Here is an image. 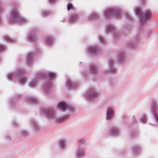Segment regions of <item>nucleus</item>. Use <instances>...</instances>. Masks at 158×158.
Instances as JSON below:
<instances>
[{
    "instance_id": "obj_10",
    "label": "nucleus",
    "mask_w": 158,
    "mask_h": 158,
    "mask_svg": "<svg viewBox=\"0 0 158 158\" xmlns=\"http://www.w3.org/2000/svg\"><path fill=\"white\" fill-rule=\"evenodd\" d=\"M85 151L84 147L82 146L79 145L76 152V156L79 158H82L84 156Z\"/></svg>"
},
{
    "instance_id": "obj_28",
    "label": "nucleus",
    "mask_w": 158,
    "mask_h": 158,
    "mask_svg": "<svg viewBox=\"0 0 158 158\" xmlns=\"http://www.w3.org/2000/svg\"><path fill=\"white\" fill-rule=\"evenodd\" d=\"M90 70L94 73L97 72V65L95 64L93 65L90 68Z\"/></svg>"
},
{
    "instance_id": "obj_11",
    "label": "nucleus",
    "mask_w": 158,
    "mask_h": 158,
    "mask_svg": "<svg viewBox=\"0 0 158 158\" xmlns=\"http://www.w3.org/2000/svg\"><path fill=\"white\" fill-rule=\"evenodd\" d=\"M108 133L111 135H117L119 134L120 131L117 127H113L109 129Z\"/></svg>"
},
{
    "instance_id": "obj_3",
    "label": "nucleus",
    "mask_w": 158,
    "mask_h": 158,
    "mask_svg": "<svg viewBox=\"0 0 158 158\" xmlns=\"http://www.w3.org/2000/svg\"><path fill=\"white\" fill-rule=\"evenodd\" d=\"M41 113L43 115L57 121L60 122L65 120L69 117V116H65L62 117H57L56 116L54 108L51 107L47 109H43L41 110Z\"/></svg>"
},
{
    "instance_id": "obj_5",
    "label": "nucleus",
    "mask_w": 158,
    "mask_h": 158,
    "mask_svg": "<svg viewBox=\"0 0 158 158\" xmlns=\"http://www.w3.org/2000/svg\"><path fill=\"white\" fill-rule=\"evenodd\" d=\"M101 93L96 89L91 88L87 90L84 93L85 97L87 99L91 100L101 96Z\"/></svg>"
},
{
    "instance_id": "obj_34",
    "label": "nucleus",
    "mask_w": 158,
    "mask_h": 158,
    "mask_svg": "<svg viewBox=\"0 0 158 158\" xmlns=\"http://www.w3.org/2000/svg\"><path fill=\"white\" fill-rule=\"evenodd\" d=\"M73 6L72 4L71 3H69L67 5V9L68 10H69L70 9H73Z\"/></svg>"
},
{
    "instance_id": "obj_17",
    "label": "nucleus",
    "mask_w": 158,
    "mask_h": 158,
    "mask_svg": "<svg viewBox=\"0 0 158 158\" xmlns=\"http://www.w3.org/2000/svg\"><path fill=\"white\" fill-rule=\"evenodd\" d=\"M27 38L29 40L33 41H36L37 39L35 34L33 32L29 33L27 36Z\"/></svg>"
},
{
    "instance_id": "obj_40",
    "label": "nucleus",
    "mask_w": 158,
    "mask_h": 158,
    "mask_svg": "<svg viewBox=\"0 0 158 158\" xmlns=\"http://www.w3.org/2000/svg\"><path fill=\"white\" fill-rule=\"evenodd\" d=\"M55 0H48V1L51 2H53L55 1Z\"/></svg>"
},
{
    "instance_id": "obj_39",
    "label": "nucleus",
    "mask_w": 158,
    "mask_h": 158,
    "mask_svg": "<svg viewBox=\"0 0 158 158\" xmlns=\"http://www.w3.org/2000/svg\"><path fill=\"white\" fill-rule=\"evenodd\" d=\"M3 10V7L0 5V11H2Z\"/></svg>"
},
{
    "instance_id": "obj_29",
    "label": "nucleus",
    "mask_w": 158,
    "mask_h": 158,
    "mask_svg": "<svg viewBox=\"0 0 158 158\" xmlns=\"http://www.w3.org/2000/svg\"><path fill=\"white\" fill-rule=\"evenodd\" d=\"M26 99L27 101L31 103L35 102L36 101V99L35 98L33 97H27Z\"/></svg>"
},
{
    "instance_id": "obj_36",
    "label": "nucleus",
    "mask_w": 158,
    "mask_h": 158,
    "mask_svg": "<svg viewBox=\"0 0 158 158\" xmlns=\"http://www.w3.org/2000/svg\"><path fill=\"white\" fill-rule=\"evenodd\" d=\"M21 73V70L20 69H18L15 73L16 74L18 75Z\"/></svg>"
},
{
    "instance_id": "obj_30",
    "label": "nucleus",
    "mask_w": 158,
    "mask_h": 158,
    "mask_svg": "<svg viewBox=\"0 0 158 158\" xmlns=\"http://www.w3.org/2000/svg\"><path fill=\"white\" fill-rule=\"evenodd\" d=\"M141 150V148L140 147L136 146L134 147L133 149V151L134 153H136Z\"/></svg>"
},
{
    "instance_id": "obj_27",
    "label": "nucleus",
    "mask_w": 158,
    "mask_h": 158,
    "mask_svg": "<svg viewBox=\"0 0 158 158\" xmlns=\"http://www.w3.org/2000/svg\"><path fill=\"white\" fill-rule=\"evenodd\" d=\"M7 79L9 81H11L14 77V75L12 73H9L6 75Z\"/></svg>"
},
{
    "instance_id": "obj_37",
    "label": "nucleus",
    "mask_w": 158,
    "mask_h": 158,
    "mask_svg": "<svg viewBox=\"0 0 158 158\" xmlns=\"http://www.w3.org/2000/svg\"><path fill=\"white\" fill-rule=\"evenodd\" d=\"M80 142L81 143H84L85 142L86 140L84 139H81L80 140Z\"/></svg>"
},
{
    "instance_id": "obj_20",
    "label": "nucleus",
    "mask_w": 158,
    "mask_h": 158,
    "mask_svg": "<svg viewBox=\"0 0 158 158\" xmlns=\"http://www.w3.org/2000/svg\"><path fill=\"white\" fill-rule=\"evenodd\" d=\"M124 54L123 52L119 53L118 57V60L120 63H122L124 60Z\"/></svg>"
},
{
    "instance_id": "obj_6",
    "label": "nucleus",
    "mask_w": 158,
    "mask_h": 158,
    "mask_svg": "<svg viewBox=\"0 0 158 158\" xmlns=\"http://www.w3.org/2000/svg\"><path fill=\"white\" fill-rule=\"evenodd\" d=\"M113 16L117 19L120 17L121 15L118 10H114L113 9H109L105 10L103 13V17L105 18Z\"/></svg>"
},
{
    "instance_id": "obj_7",
    "label": "nucleus",
    "mask_w": 158,
    "mask_h": 158,
    "mask_svg": "<svg viewBox=\"0 0 158 158\" xmlns=\"http://www.w3.org/2000/svg\"><path fill=\"white\" fill-rule=\"evenodd\" d=\"M58 107L61 109L63 111H64L68 110L71 112H73L75 111V108L71 105L64 101L59 102L57 105Z\"/></svg>"
},
{
    "instance_id": "obj_26",
    "label": "nucleus",
    "mask_w": 158,
    "mask_h": 158,
    "mask_svg": "<svg viewBox=\"0 0 158 158\" xmlns=\"http://www.w3.org/2000/svg\"><path fill=\"white\" fill-rule=\"evenodd\" d=\"M140 121L143 123H146L147 121L146 116L145 115H142L140 118Z\"/></svg>"
},
{
    "instance_id": "obj_9",
    "label": "nucleus",
    "mask_w": 158,
    "mask_h": 158,
    "mask_svg": "<svg viewBox=\"0 0 158 158\" xmlns=\"http://www.w3.org/2000/svg\"><path fill=\"white\" fill-rule=\"evenodd\" d=\"M114 115V108L112 107H108L106 110V119L107 120H111Z\"/></svg>"
},
{
    "instance_id": "obj_13",
    "label": "nucleus",
    "mask_w": 158,
    "mask_h": 158,
    "mask_svg": "<svg viewBox=\"0 0 158 158\" xmlns=\"http://www.w3.org/2000/svg\"><path fill=\"white\" fill-rule=\"evenodd\" d=\"M114 61L113 59L110 60L108 62L109 70L113 73H115L117 70L116 69L114 66Z\"/></svg>"
},
{
    "instance_id": "obj_21",
    "label": "nucleus",
    "mask_w": 158,
    "mask_h": 158,
    "mask_svg": "<svg viewBox=\"0 0 158 158\" xmlns=\"http://www.w3.org/2000/svg\"><path fill=\"white\" fill-rule=\"evenodd\" d=\"M115 27L114 25L113 24L108 25L107 26V31L108 32H112L115 30Z\"/></svg>"
},
{
    "instance_id": "obj_24",
    "label": "nucleus",
    "mask_w": 158,
    "mask_h": 158,
    "mask_svg": "<svg viewBox=\"0 0 158 158\" xmlns=\"http://www.w3.org/2000/svg\"><path fill=\"white\" fill-rule=\"evenodd\" d=\"M66 141L64 139H61L60 140L59 142V144L61 148L65 147L66 145Z\"/></svg>"
},
{
    "instance_id": "obj_1",
    "label": "nucleus",
    "mask_w": 158,
    "mask_h": 158,
    "mask_svg": "<svg viewBox=\"0 0 158 158\" xmlns=\"http://www.w3.org/2000/svg\"><path fill=\"white\" fill-rule=\"evenodd\" d=\"M36 76L37 78H33L29 82L28 86L31 88H34L38 85L39 82L38 78H42L46 76L48 77L49 80L52 81L54 79L56 74L55 73L51 71L46 73L44 71H40L36 73Z\"/></svg>"
},
{
    "instance_id": "obj_4",
    "label": "nucleus",
    "mask_w": 158,
    "mask_h": 158,
    "mask_svg": "<svg viewBox=\"0 0 158 158\" xmlns=\"http://www.w3.org/2000/svg\"><path fill=\"white\" fill-rule=\"evenodd\" d=\"M134 12L136 15L140 17V22L142 25L144 24L148 20L151 19V12L150 11H147L141 14L140 8L139 7H136L134 10Z\"/></svg>"
},
{
    "instance_id": "obj_35",
    "label": "nucleus",
    "mask_w": 158,
    "mask_h": 158,
    "mask_svg": "<svg viewBox=\"0 0 158 158\" xmlns=\"http://www.w3.org/2000/svg\"><path fill=\"white\" fill-rule=\"evenodd\" d=\"M5 47L4 45L0 44V50L2 51L5 49Z\"/></svg>"
},
{
    "instance_id": "obj_2",
    "label": "nucleus",
    "mask_w": 158,
    "mask_h": 158,
    "mask_svg": "<svg viewBox=\"0 0 158 158\" xmlns=\"http://www.w3.org/2000/svg\"><path fill=\"white\" fill-rule=\"evenodd\" d=\"M9 16L8 20L10 22L17 21L24 23L27 21V19L20 16L18 8L15 6H14L11 8L9 13Z\"/></svg>"
},
{
    "instance_id": "obj_8",
    "label": "nucleus",
    "mask_w": 158,
    "mask_h": 158,
    "mask_svg": "<svg viewBox=\"0 0 158 158\" xmlns=\"http://www.w3.org/2000/svg\"><path fill=\"white\" fill-rule=\"evenodd\" d=\"M150 109L152 110L155 119L158 122V108L156 102L154 101L152 102L150 106Z\"/></svg>"
},
{
    "instance_id": "obj_19",
    "label": "nucleus",
    "mask_w": 158,
    "mask_h": 158,
    "mask_svg": "<svg viewBox=\"0 0 158 158\" xmlns=\"http://www.w3.org/2000/svg\"><path fill=\"white\" fill-rule=\"evenodd\" d=\"M44 40L45 43L48 44H51L53 42L52 38L49 36L45 37L44 38Z\"/></svg>"
},
{
    "instance_id": "obj_32",
    "label": "nucleus",
    "mask_w": 158,
    "mask_h": 158,
    "mask_svg": "<svg viewBox=\"0 0 158 158\" xmlns=\"http://www.w3.org/2000/svg\"><path fill=\"white\" fill-rule=\"evenodd\" d=\"M98 39L99 42L101 43H104L106 41L104 38L102 36H100Z\"/></svg>"
},
{
    "instance_id": "obj_15",
    "label": "nucleus",
    "mask_w": 158,
    "mask_h": 158,
    "mask_svg": "<svg viewBox=\"0 0 158 158\" xmlns=\"http://www.w3.org/2000/svg\"><path fill=\"white\" fill-rule=\"evenodd\" d=\"M34 61L33 54L32 52L29 53L27 56V61L28 64L32 63Z\"/></svg>"
},
{
    "instance_id": "obj_25",
    "label": "nucleus",
    "mask_w": 158,
    "mask_h": 158,
    "mask_svg": "<svg viewBox=\"0 0 158 158\" xmlns=\"http://www.w3.org/2000/svg\"><path fill=\"white\" fill-rule=\"evenodd\" d=\"M97 14L96 13H93L90 14L88 16V19L90 20H92L97 18Z\"/></svg>"
},
{
    "instance_id": "obj_22",
    "label": "nucleus",
    "mask_w": 158,
    "mask_h": 158,
    "mask_svg": "<svg viewBox=\"0 0 158 158\" xmlns=\"http://www.w3.org/2000/svg\"><path fill=\"white\" fill-rule=\"evenodd\" d=\"M19 83L21 85H24L27 81V79L26 77H21L19 79Z\"/></svg>"
},
{
    "instance_id": "obj_23",
    "label": "nucleus",
    "mask_w": 158,
    "mask_h": 158,
    "mask_svg": "<svg viewBox=\"0 0 158 158\" xmlns=\"http://www.w3.org/2000/svg\"><path fill=\"white\" fill-rule=\"evenodd\" d=\"M33 127V129L35 132H37L40 130V128L37 123L35 122H33L32 123Z\"/></svg>"
},
{
    "instance_id": "obj_38",
    "label": "nucleus",
    "mask_w": 158,
    "mask_h": 158,
    "mask_svg": "<svg viewBox=\"0 0 158 158\" xmlns=\"http://www.w3.org/2000/svg\"><path fill=\"white\" fill-rule=\"evenodd\" d=\"M113 36L114 37V38H115L117 37H118V34L116 33H114Z\"/></svg>"
},
{
    "instance_id": "obj_16",
    "label": "nucleus",
    "mask_w": 158,
    "mask_h": 158,
    "mask_svg": "<svg viewBox=\"0 0 158 158\" xmlns=\"http://www.w3.org/2000/svg\"><path fill=\"white\" fill-rule=\"evenodd\" d=\"M52 87V84L50 83L47 82L43 88V90L46 93H48Z\"/></svg>"
},
{
    "instance_id": "obj_18",
    "label": "nucleus",
    "mask_w": 158,
    "mask_h": 158,
    "mask_svg": "<svg viewBox=\"0 0 158 158\" xmlns=\"http://www.w3.org/2000/svg\"><path fill=\"white\" fill-rule=\"evenodd\" d=\"M78 19V16L76 15H72L68 19L69 22L71 23L76 22Z\"/></svg>"
},
{
    "instance_id": "obj_31",
    "label": "nucleus",
    "mask_w": 158,
    "mask_h": 158,
    "mask_svg": "<svg viewBox=\"0 0 158 158\" xmlns=\"http://www.w3.org/2000/svg\"><path fill=\"white\" fill-rule=\"evenodd\" d=\"M4 40L7 42H10L12 41V39L8 36H6L3 38Z\"/></svg>"
},
{
    "instance_id": "obj_14",
    "label": "nucleus",
    "mask_w": 158,
    "mask_h": 158,
    "mask_svg": "<svg viewBox=\"0 0 158 158\" xmlns=\"http://www.w3.org/2000/svg\"><path fill=\"white\" fill-rule=\"evenodd\" d=\"M66 87L69 89L76 88V85L73 83L70 79H68L66 81Z\"/></svg>"
},
{
    "instance_id": "obj_12",
    "label": "nucleus",
    "mask_w": 158,
    "mask_h": 158,
    "mask_svg": "<svg viewBox=\"0 0 158 158\" xmlns=\"http://www.w3.org/2000/svg\"><path fill=\"white\" fill-rule=\"evenodd\" d=\"M86 50L89 53L91 54L97 53L98 50V48L95 46H88Z\"/></svg>"
},
{
    "instance_id": "obj_33",
    "label": "nucleus",
    "mask_w": 158,
    "mask_h": 158,
    "mask_svg": "<svg viewBox=\"0 0 158 158\" xmlns=\"http://www.w3.org/2000/svg\"><path fill=\"white\" fill-rule=\"evenodd\" d=\"M50 14V13L48 11H44L42 14V16L43 17H46L48 15Z\"/></svg>"
}]
</instances>
